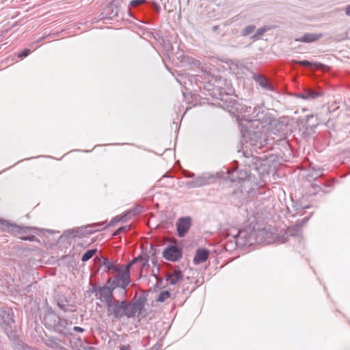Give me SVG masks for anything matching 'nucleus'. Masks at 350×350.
<instances>
[{"label": "nucleus", "mask_w": 350, "mask_h": 350, "mask_svg": "<svg viewBox=\"0 0 350 350\" xmlns=\"http://www.w3.org/2000/svg\"><path fill=\"white\" fill-rule=\"evenodd\" d=\"M146 301L147 297L144 293H135L130 301L114 298L105 306L107 316L118 321L125 317L128 319L139 317L145 310Z\"/></svg>", "instance_id": "f257e3e1"}, {"label": "nucleus", "mask_w": 350, "mask_h": 350, "mask_svg": "<svg viewBox=\"0 0 350 350\" xmlns=\"http://www.w3.org/2000/svg\"><path fill=\"white\" fill-rule=\"evenodd\" d=\"M241 140L243 151L251 146L254 150L261 149L268 144L267 133L262 123L258 119L245 120L241 123Z\"/></svg>", "instance_id": "f03ea898"}, {"label": "nucleus", "mask_w": 350, "mask_h": 350, "mask_svg": "<svg viewBox=\"0 0 350 350\" xmlns=\"http://www.w3.org/2000/svg\"><path fill=\"white\" fill-rule=\"evenodd\" d=\"M265 193V189L261 187L259 183L251 185L250 180H247L244 181L239 187L234 189L231 193V200L237 206L251 202L256 204L258 202L265 200V197L262 196Z\"/></svg>", "instance_id": "7ed1b4c3"}, {"label": "nucleus", "mask_w": 350, "mask_h": 350, "mask_svg": "<svg viewBox=\"0 0 350 350\" xmlns=\"http://www.w3.org/2000/svg\"><path fill=\"white\" fill-rule=\"evenodd\" d=\"M92 286L90 293H94L97 299L105 306L115 298L114 291L117 288H121L126 293L127 285L123 284L122 281L115 275L107 279L106 283L103 286L90 283Z\"/></svg>", "instance_id": "20e7f679"}, {"label": "nucleus", "mask_w": 350, "mask_h": 350, "mask_svg": "<svg viewBox=\"0 0 350 350\" xmlns=\"http://www.w3.org/2000/svg\"><path fill=\"white\" fill-rule=\"evenodd\" d=\"M265 233V229L256 230L254 227L250 226L239 230L237 234H236L237 241H238L240 247L262 243L264 241Z\"/></svg>", "instance_id": "39448f33"}, {"label": "nucleus", "mask_w": 350, "mask_h": 350, "mask_svg": "<svg viewBox=\"0 0 350 350\" xmlns=\"http://www.w3.org/2000/svg\"><path fill=\"white\" fill-rule=\"evenodd\" d=\"M308 178L313 179L314 182L311 184L313 189L312 193L316 195L319 192L329 193L334 186V180H328L323 176V169L321 167H312L311 172L308 174Z\"/></svg>", "instance_id": "423d86ee"}, {"label": "nucleus", "mask_w": 350, "mask_h": 350, "mask_svg": "<svg viewBox=\"0 0 350 350\" xmlns=\"http://www.w3.org/2000/svg\"><path fill=\"white\" fill-rule=\"evenodd\" d=\"M208 94L220 101L217 103L219 106L227 111H232L233 109L238 110V103L232 98L230 93H226L222 88L213 86L207 90Z\"/></svg>", "instance_id": "0eeeda50"}, {"label": "nucleus", "mask_w": 350, "mask_h": 350, "mask_svg": "<svg viewBox=\"0 0 350 350\" xmlns=\"http://www.w3.org/2000/svg\"><path fill=\"white\" fill-rule=\"evenodd\" d=\"M251 153L248 152L247 150H243V155L245 157V160L243 161L245 166H248L250 169L249 172L251 173L250 171L254 170L257 172L259 174L260 172V167L264 165L262 163L264 161L267 160V157L264 155L263 157H258L253 154V150L252 148H250Z\"/></svg>", "instance_id": "6e6552de"}, {"label": "nucleus", "mask_w": 350, "mask_h": 350, "mask_svg": "<svg viewBox=\"0 0 350 350\" xmlns=\"http://www.w3.org/2000/svg\"><path fill=\"white\" fill-rule=\"evenodd\" d=\"M216 180L217 176L213 174L204 172L192 180L187 182L186 185L189 188H197L212 184L215 183Z\"/></svg>", "instance_id": "1a4fd4ad"}, {"label": "nucleus", "mask_w": 350, "mask_h": 350, "mask_svg": "<svg viewBox=\"0 0 350 350\" xmlns=\"http://www.w3.org/2000/svg\"><path fill=\"white\" fill-rule=\"evenodd\" d=\"M183 256V250L181 247L170 245L167 246L163 252V256L167 260L172 262L178 261Z\"/></svg>", "instance_id": "9d476101"}, {"label": "nucleus", "mask_w": 350, "mask_h": 350, "mask_svg": "<svg viewBox=\"0 0 350 350\" xmlns=\"http://www.w3.org/2000/svg\"><path fill=\"white\" fill-rule=\"evenodd\" d=\"M71 325V321L69 322L67 319L59 317L52 330L64 336H72Z\"/></svg>", "instance_id": "9b49d317"}, {"label": "nucleus", "mask_w": 350, "mask_h": 350, "mask_svg": "<svg viewBox=\"0 0 350 350\" xmlns=\"http://www.w3.org/2000/svg\"><path fill=\"white\" fill-rule=\"evenodd\" d=\"M252 79L264 90L275 92V88L271 80L265 77L252 72Z\"/></svg>", "instance_id": "f8f14e48"}, {"label": "nucleus", "mask_w": 350, "mask_h": 350, "mask_svg": "<svg viewBox=\"0 0 350 350\" xmlns=\"http://www.w3.org/2000/svg\"><path fill=\"white\" fill-rule=\"evenodd\" d=\"M191 226V219L190 217H180L176 221L177 235L180 238L184 237Z\"/></svg>", "instance_id": "ddd939ff"}, {"label": "nucleus", "mask_w": 350, "mask_h": 350, "mask_svg": "<svg viewBox=\"0 0 350 350\" xmlns=\"http://www.w3.org/2000/svg\"><path fill=\"white\" fill-rule=\"evenodd\" d=\"M59 317L52 308L49 307L46 309L43 323L48 329H53Z\"/></svg>", "instance_id": "4468645a"}, {"label": "nucleus", "mask_w": 350, "mask_h": 350, "mask_svg": "<svg viewBox=\"0 0 350 350\" xmlns=\"http://www.w3.org/2000/svg\"><path fill=\"white\" fill-rule=\"evenodd\" d=\"M323 94L320 90L312 88H306L302 92L295 94V97L304 100H313Z\"/></svg>", "instance_id": "2eb2a0df"}, {"label": "nucleus", "mask_w": 350, "mask_h": 350, "mask_svg": "<svg viewBox=\"0 0 350 350\" xmlns=\"http://www.w3.org/2000/svg\"><path fill=\"white\" fill-rule=\"evenodd\" d=\"M137 262V259L133 258L127 264L122 265L123 271L116 275L120 280L122 281L123 284H126L127 286L131 283V267Z\"/></svg>", "instance_id": "dca6fc26"}, {"label": "nucleus", "mask_w": 350, "mask_h": 350, "mask_svg": "<svg viewBox=\"0 0 350 350\" xmlns=\"http://www.w3.org/2000/svg\"><path fill=\"white\" fill-rule=\"evenodd\" d=\"M103 224L104 223H94L86 226H81L74 228L75 237H81L82 236L88 234H92L98 230L97 229H93L94 228L97 226L101 227Z\"/></svg>", "instance_id": "f3484780"}, {"label": "nucleus", "mask_w": 350, "mask_h": 350, "mask_svg": "<svg viewBox=\"0 0 350 350\" xmlns=\"http://www.w3.org/2000/svg\"><path fill=\"white\" fill-rule=\"evenodd\" d=\"M103 265L107 273H116V275H118L123 271L122 265H117L115 262L109 261L107 258H103Z\"/></svg>", "instance_id": "a211bd4d"}, {"label": "nucleus", "mask_w": 350, "mask_h": 350, "mask_svg": "<svg viewBox=\"0 0 350 350\" xmlns=\"http://www.w3.org/2000/svg\"><path fill=\"white\" fill-rule=\"evenodd\" d=\"M210 252L205 248H198L193 258V263L200 265L206 261L209 257Z\"/></svg>", "instance_id": "6ab92c4d"}, {"label": "nucleus", "mask_w": 350, "mask_h": 350, "mask_svg": "<svg viewBox=\"0 0 350 350\" xmlns=\"http://www.w3.org/2000/svg\"><path fill=\"white\" fill-rule=\"evenodd\" d=\"M323 37L322 33H306L302 36L295 38L296 42L312 43L318 41Z\"/></svg>", "instance_id": "aec40b11"}, {"label": "nucleus", "mask_w": 350, "mask_h": 350, "mask_svg": "<svg viewBox=\"0 0 350 350\" xmlns=\"http://www.w3.org/2000/svg\"><path fill=\"white\" fill-rule=\"evenodd\" d=\"M14 322L11 312L3 310L2 314H0V327L4 329L10 328L11 324Z\"/></svg>", "instance_id": "412c9836"}, {"label": "nucleus", "mask_w": 350, "mask_h": 350, "mask_svg": "<svg viewBox=\"0 0 350 350\" xmlns=\"http://www.w3.org/2000/svg\"><path fill=\"white\" fill-rule=\"evenodd\" d=\"M139 211H138L137 209H131L126 211L124 214L122 215H117L115 217H113L111 221L109 222V226H113L116 225L119 221H126L128 219L130 218V215H135L137 213H139Z\"/></svg>", "instance_id": "4be33fe9"}, {"label": "nucleus", "mask_w": 350, "mask_h": 350, "mask_svg": "<svg viewBox=\"0 0 350 350\" xmlns=\"http://www.w3.org/2000/svg\"><path fill=\"white\" fill-rule=\"evenodd\" d=\"M183 278V274L180 269H175L166 275V281L172 285H175L178 282Z\"/></svg>", "instance_id": "5701e85b"}, {"label": "nucleus", "mask_w": 350, "mask_h": 350, "mask_svg": "<svg viewBox=\"0 0 350 350\" xmlns=\"http://www.w3.org/2000/svg\"><path fill=\"white\" fill-rule=\"evenodd\" d=\"M117 8L112 3H108L102 13L103 18L113 19L118 16Z\"/></svg>", "instance_id": "b1692460"}, {"label": "nucleus", "mask_w": 350, "mask_h": 350, "mask_svg": "<svg viewBox=\"0 0 350 350\" xmlns=\"http://www.w3.org/2000/svg\"><path fill=\"white\" fill-rule=\"evenodd\" d=\"M239 247V244H238V241H237V236L236 234L227 237L226 243H225V250L226 251H232L235 250L237 247Z\"/></svg>", "instance_id": "393cba45"}, {"label": "nucleus", "mask_w": 350, "mask_h": 350, "mask_svg": "<svg viewBox=\"0 0 350 350\" xmlns=\"http://www.w3.org/2000/svg\"><path fill=\"white\" fill-rule=\"evenodd\" d=\"M57 305L65 312L72 311V308L73 307L66 297L58 299L57 300Z\"/></svg>", "instance_id": "a878e982"}, {"label": "nucleus", "mask_w": 350, "mask_h": 350, "mask_svg": "<svg viewBox=\"0 0 350 350\" xmlns=\"http://www.w3.org/2000/svg\"><path fill=\"white\" fill-rule=\"evenodd\" d=\"M46 346L53 349H57L59 347L60 340L54 336H47L44 340Z\"/></svg>", "instance_id": "bb28decb"}, {"label": "nucleus", "mask_w": 350, "mask_h": 350, "mask_svg": "<svg viewBox=\"0 0 350 350\" xmlns=\"http://www.w3.org/2000/svg\"><path fill=\"white\" fill-rule=\"evenodd\" d=\"M238 178L240 180H242V183L244 181H249L252 184L253 177L251 176L250 172H248L247 169L240 170L238 172Z\"/></svg>", "instance_id": "cd10ccee"}, {"label": "nucleus", "mask_w": 350, "mask_h": 350, "mask_svg": "<svg viewBox=\"0 0 350 350\" xmlns=\"http://www.w3.org/2000/svg\"><path fill=\"white\" fill-rule=\"evenodd\" d=\"M307 220H308V218H304L301 221L297 222L295 226L288 228L287 233L291 236L297 235L299 233V230L301 228V226L304 224L305 222H306Z\"/></svg>", "instance_id": "c85d7f7f"}, {"label": "nucleus", "mask_w": 350, "mask_h": 350, "mask_svg": "<svg viewBox=\"0 0 350 350\" xmlns=\"http://www.w3.org/2000/svg\"><path fill=\"white\" fill-rule=\"evenodd\" d=\"M271 29V27L269 26H263V27H261L260 28H258L255 34L253 35L252 36V39H254V40H258L265 33H266L267 31H268L269 30H270Z\"/></svg>", "instance_id": "c756f323"}, {"label": "nucleus", "mask_w": 350, "mask_h": 350, "mask_svg": "<svg viewBox=\"0 0 350 350\" xmlns=\"http://www.w3.org/2000/svg\"><path fill=\"white\" fill-rule=\"evenodd\" d=\"M97 252V249H91L87 250L82 256L81 260L83 262H86L89 260L93 256H94Z\"/></svg>", "instance_id": "7c9ffc66"}, {"label": "nucleus", "mask_w": 350, "mask_h": 350, "mask_svg": "<svg viewBox=\"0 0 350 350\" xmlns=\"http://www.w3.org/2000/svg\"><path fill=\"white\" fill-rule=\"evenodd\" d=\"M291 62L293 64H296V65H299L301 66H306V67H310L314 64L313 62H310L308 60L292 59Z\"/></svg>", "instance_id": "2f4dec72"}, {"label": "nucleus", "mask_w": 350, "mask_h": 350, "mask_svg": "<svg viewBox=\"0 0 350 350\" xmlns=\"http://www.w3.org/2000/svg\"><path fill=\"white\" fill-rule=\"evenodd\" d=\"M22 227L16 225V224H11L9 228L7 229V232L10 233H12L14 234H16L21 233L22 230Z\"/></svg>", "instance_id": "473e14b6"}, {"label": "nucleus", "mask_w": 350, "mask_h": 350, "mask_svg": "<svg viewBox=\"0 0 350 350\" xmlns=\"http://www.w3.org/2000/svg\"><path fill=\"white\" fill-rule=\"evenodd\" d=\"M170 295L171 293L169 291H163L159 294L157 301L159 302H164Z\"/></svg>", "instance_id": "72a5a7b5"}, {"label": "nucleus", "mask_w": 350, "mask_h": 350, "mask_svg": "<svg viewBox=\"0 0 350 350\" xmlns=\"http://www.w3.org/2000/svg\"><path fill=\"white\" fill-rule=\"evenodd\" d=\"M255 28H256V27L254 25H250L246 26L242 30V32H241L242 36H248L249 34L253 33L255 30Z\"/></svg>", "instance_id": "f704fd0d"}, {"label": "nucleus", "mask_w": 350, "mask_h": 350, "mask_svg": "<svg viewBox=\"0 0 350 350\" xmlns=\"http://www.w3.org/2000/svg\"><path fill=\"white\" fill-rule=\"evenodd\" d=\"M12 223H10L8 220L0 218V224L1 230L7 232V229L9 228Z\"/></svg>", "instance_id": "c9c22d12"}, {"label": "nucleus", "mask_w": 350, "mask_h": 350, "mask_svg": "<svg viewBox=\"0 0 350 350\" xmlns=\"http://www.w3.org/2000/svg\"><path fill=\"white\" fill-rule=\"evenodd\" d=\"M62 236L66 239H73L75 238L74 233V229L66 230L63 232Z\"/></svg>", "instance_id": "e433bc0d"}, {"label": "nucleus", "mask_w": 350, "mask_h": 350, "mask_svg": "<svg viewBox=\"0 0 350 350\" xmlns=\"http://www.w3.org/2000/svg\"><path fill=\"white\" fill-rule=\"evenodd\" d=\"M131 228L130 226H124L118 228L113 233L114 236L119 235L122 232H127Z\"/></svg>", "instance_id": "4c0bfd02"}, {"label": "nucleus", "mask_w": 350, "mask_h": 350, "mask_svg": "<svg viewBox=\"0 0 350 350\" xmlns=\"http://www.w3.org/2000/svg\"><path fill=\"white\" fill-rule=\"evenodd\" d=\"M31 53V50L29 49H25L18 53V57L20 59H23L27 57Z\"/></svg>", "instance_id": "58836bf2"}, {"label": "nucleus", "mask_w": 350, "mask_h": 350, "mask_svg": "<svg viewBox=\"0 0 350 350\" xmlns=\"http://www.w3.org/2000/svg\"><path fill=\"white\" fill-rule=\"evenodd\" d=\"M185 61H187L189 64H193L195 66H199L200 65V63L199 61L194 59L192 57H183Z\"/></svg>", "instance_id": "ea45409f"}, {"label": "nucleus", "mask_w": 350, "mask_h": 350, "mask_svg": "<svg viewBox=\"0 0 350 350\" xmlns=\"http://www.w3.org/2000/svg\"><path fill=\"white\" fill-rule=\"evenodd\" d=\"M146 3V0H131L130 1V5L132 7H137Z\"/></svg>", "instance_id": "a19ab883"}, {"label": "nucleus", "mask_w": 350, "mask_h": 350, "mask_svg": "<svg viewBox=\"0 0 350 350\" xmlns=\"http://www.w3.org/2000/svg\"><path fill=\"white\" fill-rule=\"evenodd\" d=\"M151 8L157 13H159L160 11H161V7L160 5L156 2V1H152L151 3Z\"/></svg>", "instance_id": "79ce46f5"}, {"label": "nucleus", "mask_w": 350, "mask_h": 350, "mask_svg": "<svg viewBox=\"0 0 350 350\" xmlns=\"http://www.w3.org/2000/svg\"><path fill=\"white\" fill-rule=\"evenodd\" d=\"M183 175L186 178H191L193 179L196 178V174L193 172H191L186 170L183 171Z\"/></svg>", "instance_id": "37998d69"}, {"label": "nucleus", "mask_w": 350, "mask_h": 350, "mask_svg": "<svg viewBox=\"0 0 350 350\" xmlns=\"http://www.w3.org/2000/svg\"><path fill=\"white\" fill-rule=\"evenodd\" d=\"M21 239L23 240L29 241H34L37 240V238L34 235H29V236H26V237H23Z\"/></svg>", "instance_id": "c03bdc74"}, {"label": "nucleus", "mask_w": 350, "mask_h": 350, "mask_svg": "<svg viewBox=\"0 0 350 350\" xmlns=\"http://www.w3.org/2000/svg\"><path fill=\"white\" fill-rule=\"evenodd\" d=\"M72 330H74V331H75L77 332H79V333H83L85 332V329L83 327H78V326H75V327H72Z\"/></svg>", "instance_id": "a18cd8bd"}, {"label": "nucleus", "mask_w": 350, "mask_h": 350, "mask_svg": "<svg viewBox=\"0 0 350 350\" xmlns=\"http://www.w3.org/2000/svg\"><path fill=\"white\" fill-rule=\"evenodd\" d=\"M120 350H131V347L130 345H124L120 347Z\"/></svg>", "instance_id": "49530a36"}, {"label": "nucleus", "mask_w": 350, "mask_h": 350, "mask_svg": "<svg viewBox=\"0 0 350 350\" xmlns=\"http://www.w3.org/2000/svg\"><path fill=\"white\" fill-rule=\"evenodd\" d=\"M345 14L347 16H350V4L348 5L345 9Z\"/></svg>", "instance_id": "de8ad7c7"}, {"label": "nucleus", "mask_w": 350, "mask_h": 350, "mask_svg": "<svg viewBox=\"0 0 350 350\" xmlns=\"http://www.w3.org/2000/svg\"><path fill=\"white\" fill-rule=\"evenodd\" d=\"M22 350H38V349L30 347L29 346H27V347H24Z\"/></svg>", "instance_id": "09e8293b"}, {"label": "nucleus", "mask_w": 350, "mask_h": 350, "mask_svg": "<svg viewBox=\"0 0 350 350\" xmlns=\"http://www.w3.org/2000/svg\"><path fill=\"white\" fill-rule=\"evenodd\" d=\"M135 258L137 259V261H142L145 259L142 255H139Z\"/></svg>", "instance_id": "8fccbe9b"}, {"label": "nucleus", "mask_w": 350, "mask_h": 350, "mask_svg": "<svg viewBox=\"0 0 350 350\" xmlns=\"http://www.w3.org/2000/svg\"><path fill=\"white\" fill-rule=\"evenodd\" d=\"M44 38H45V37H44V36L40 38L36 41V43H39L40 42H42V40H43Z\"/></svg>", "instance_id": "3c124183"}, {"label": "nucleus", "mask_w": 350, "mask_h": 350, "mask_svg": "<svg viewBox=\"0 0 350 350\" xmlns=\"http://www.w3.org/2000/svg\"><path fill=\"white\" fill-rule=\"evenodd\" d=\"M218 28H219V26H217V25L213 26V31H217L218 29Z\"/></svg>", "instance_id": "603ef678"}, {"label": "nucleus", "mask_w": 350, "mask_h": 350, "mask_svg": "<svg viewBox=\"0 0 350 350\" xmlns=\"http://www.w3.org/2000/svg\"><path fill=\"white\" fill-rule=\"evenodd\" d=\"M129 16H132V17H133V14H131V11H130V10H129Z\"/></svg>", "instance_id": "864d4df0"}, {"label": "nucleus", "mask_w": 350, "mask_h": 350, "mask_svg": "<svg viewBox=\"0 0 350 350\" xmlns=\"http://www.w3.org/2000/svg\"><path fill=\"white\" fill-rule=\"evenodd\" d=\"M171 48H172V46H171V45L168 46H167V51H169L170 50V49H171Z\"/></svg>", "instance_id": "5fc2aeb1"}, {"label": "nucleus", "mask_w": 350, "mask_h": 350, "mask_svg": "<svg viewBox=\"0 0 350 350\" xmlns=\"http://www.w3.org/2000/svg\"><path fill=\"white\" fill-rule=\"evenodd\" d=\"M301 208L304 209V208H308V206H301Z\"/></svg>", "instance_id": "6e6d98bb"}, {"label": "nucleus", "mask_w": 350, "mask_h": 350, "mask_svg": "<svg viewBox=\"0 0 350 350\" xmlns=\"http://www.w3.org/2000/svg\"><path fill=\"white\" fill-rule=\"evenodd\" d=\"M189 1H190V0H187V3H189Z\"/></svg>", "instance_id": "4d7b16f0"}]
</instances>
